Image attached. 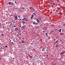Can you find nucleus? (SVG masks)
I'll return each instance as SVG.
<instances>
[{"label":"nucleus","instance_id":"obj_30","mask_svg":"<svg viewBox=\"0 0 65 65\" xmlns=\"http://www.w3.org/2000/svg\"><path fill=\"white\" fill-rule=\"evenodd\" d=\"M13 8H15V7L14 6V7H13Z\"/></svg>","mask_w":65,"mask_h":65},{"label":"nucleus","instance_id":"obj_3","mask_svg":"<svg viewBox=\"0 0 65 65\" xmlns=\"http://www.w3.org/2000/svg\"><path fill=\"white\" fill-rule=\"evenodd\" d=\"M3 46V47H2L1 48V49H3V50H4V49H5V48H4V46Z\"/></svg>","mask_w":65,"mask_h":65},{"label":"nucleus","instance_id":"obj_34","mask_svg":"<svg viewBox=\"0 0 65 65\" xmlns=\"http://www.w3.org/2000/svg\"><path fill=\"white\" fill-rule=\"evenodd\" d=\"M15 3H17V2H15Z\"/></svg>","mask_w":65,"mask_h":65},{"label":"nucleus","instance_id":"obj_35","mask_svg":"<svg viewBox=\"0 0 65 65\" xmlns=\"http://www.w3.org/2000/svg\"><path fill=\"white\" fill-rule=\"evenodd\" d=\"M24 20H24V19H22L23 21H24Z\"/></svg>","mask_w":65,"mask_h":65},{"label":"nucleus","instance_id":"obj_54","mask_svg":"<svg viewBox=\"0 0 65 65\" xmlns=\"http://www.w3.org/2000/svg\"><path fill=\"white\" fill-rule=\"evenodd\" d=\"M13 59H14V58H13Z\"/></svg>","mask_w":65,"mask_h":65},{"label":"nucleus","instance_id":"obj_45","mask_svg":"<svg viewBox=\"0 0 65 65\" xmlns=\"http://www.w3.org/2000/svg\"><path fill=\"white\" fill-rule=\"evenodd\" d=\"M36 59H38V58H36Z\"/></svg>","mask_w":65,"mask_h":65},{"label":"nucleus","instance_id":"obj_20","mask_svg":"<svg viewBox=\"0 0 65 65\" xmlns=\"http://www.w3.org/2000/svg\"><path fill=\"white\" fill-rule=\"evenodd\" d=\"M56 1H57V2H59V0H56Z\"/></svg>","mask_w":65,"mask_h":65},{"label":"nucleus","instance_id":"obj_4","mask_svg":"<svg viewBox=\"0 0 65 65\" xmlns=\"http://www.w3.org/2000/svg\"><path fill=\"white\" fill-rule=\"evenodd\" d=\"M58 31L59 32H61V29H60L58 30Z\"/></svg>","mask_w":65,"mask_h":65},{"label":"nucleus","instance_id":"obj_52","mask_svg":"<svg viewBox=\"0 0 65 65\" xmlns=\"http://www.w3.org/2000/svg\"><path fill=\"white\" fill-rule=\"evenodd\" d=\"M3 27L4 28V27H4V26H3Z\"/></svg>","mask_w":65,"mask_h":65},{"label":"nucleus","instance_id":"obj_55","mask_svg":"<svg viewBox=\"0 0 65 65\" xmlns=\"http://www.w3.org/2000/svg\"><path fill=\"white\" fill-rule=\"evenodd\" d=\"M10 40V39H9V40Z\"/></svg>","mask_w":65,"mask_h":65},{"label":"nucleus","instance_id":"obj_36","mask_svg":"<svg viewBox=\"0 0 65 65\" xmlns=\"http://www.w3.org/2000/svg\"><path fill=\"white\" fill-rule=\"evenodd\" d=\"M65 24H63V26H65Z\"/></svg>","mask_w":65,"mask_h":65},{"label":"nucleus","instance_id":"obj_6","mask_svg":"<svg viewBox=\"0 0 65 65\" xmlns=\"http://www.w3.org/2000/svg\"><path fill=\"white\" fill-rule=\"evenodd\" d=\"M15 20H17V16H15Z\"/></svg>","mask_w":65,"mask_h":65},{"label":"nucleus","instance_id":"obj_48","mask_svg":"<svg viewBox=\"0 0 65 65\" xmlns=\"http://www.w3.org/2000/svg\"><path fill=\"white\" fill-rule=\"evenodd\" d=\"M11 38V39H12V38Z\"/></svg>","mask_w":65,"mask_h":65},{"label":"nucleus","instance_id":"obj_25","mask_svg":"<svg viewBox=\"0 0 65 65\" xmlns=\"http://www.w3.org/2000/svg\"><path fill=\"white\" fill-rule=\"evenodd\" d=\"M60 41L61 42H62V41H61V39H59Z\"/></svg>","mask_w":65,"mask_h":65},{"label":"nucleus","instance_id":"obj_41","mask_svg":"<svg viewBox=\"0 0 65 65\" xmlns=\"http://www.w3.org/2000/svg\"><path fill=\"white\" fill-rule=\"evenodd\" d=\"M48 55H47V57H48Z\"/></svg>","mask_w":65,"mask_h":65},{"label":"nucleus","instance_id":"obj_46","mask_svg":"<svg viewBox=\"0 0 65 65\" xmlns=\"http://www.w3.org/2000/svg\"><path fill=\"white\" fill-rule=\"evenodd\" d=\"M27 10H29V9H27Z\"/></svg>","mask_w":65,"mask_h":65},{"label":"nucleus","instance_id":"obj_49","mask_svg":"<svg viewBox=\"0 0 65 65\" xmlns=\"http://www.w3.org/2000/svg\"><path fill=\"white\" fill-rule=\"evenodd\" d=\"M19 27H21V26H20Z\"/></svg>","mask_w":65,"mask_h":65},{"label":"nucleus","instance_id":"obj_31","mask_svg":"<svg viewBox=\"0 0 65 65\" xmlns=\"http://www.w3.org/2000/svg\"><path fill=\"white\" fill-rule=\"evenodd\" d=\"M33 14H34V15H35V13H33Z\"/></svg>","mask_w":65,"mask_h":65},{"label":"nucleus","instance_id":"obj_11","mask_svg":"<svg viewBox=\"0 0 65 65\" xmlns=\"http://www.w3.org/2000/svg\"><path fill=\"white\" fill-rule=\"evenodd\" d=\"M24 19H25L26 20H25L26 21H28V19L26 18H24Z\"/></svg>","mask_w":65,"mask_h":65},{"label":"nucleus","instance_id":"obj_33","mask_svg":"<svg viewBox=\"0 0 65 65\" xmlns=\"http://www.w3.org/2000/svg\"><path fill=\"white\" fill-rule=\"evenodd\" d=\"M2 36H4V34H2Z\"/></svg>","mask_w":65,"mask_h":65},{"label":"nucleus","instance_id":"obj_23","mask_svg":"<svg viewBox=\"0 0 65 65\" xmlns=\"http://www.w3.org/2000/svg\"><path fill=\"white\" fill-rule=\"evenodd\" d=\"M31 15L32 16V17H34V15H33V14H32Z\"/></svg>","mask_w":65,"mask_h":65},{"label":"nucleus","instance_id":"obj_8","mask_svg":"<svg viewBox=\"0 0 65 65\" xmlns=\"http://www.w3.org/2000/svg\"><path fill=\"white\" fill-rule=\"evenodd\" d=\"M38 24V23H35V25L36 26V25H37Z\"/></svg>","mask_w":65,"mask_h":65},{"label":"nucleus","instance_id":"obj_7","mask_svg":"<svg viewBox=\"0 0 65 65\" xmlns=\"http://www.w3.org/2000/svg\"><path fill=\"white\" fill-rule=\"evenodd\" d=\"M11 2H8V4H9L10 5V4H11Z\"/></svg>","mask_w":65,"mask_h":65},{"label":"nucleus","instance_id":"obj_24","mask_svg":"<svg viewBox=\"0 0 65 65\" xmlns=\"http://www.w3.org/2000/svg\"><path fill=\"white\" fill-rule=\"evenodd\" d=\"M18 11H21V10H18Z\"/></svg>","mask_w":65,"mask_h":65},{"label":"nucleus","instance_id":"obj_1","mask_svg":"<svg viewBox=\"0 0 65 65\" xmlns=\"http://www.w3.org/2000/svg\"><path fill=\"white\" fill-rule=\"evenodd\" d=\"M21 28V29L23 30H24L25 29V27H22Z\"/></svg>","mask_w":65,"mask_h":65},{"label":"nucleus","instance_id":"obj_60","mask_svg":"<svg viewBox=\"0 0 65 65\" xmlns=\"http://www.w3.org/2000/svg\"><path fill=\"white\" fill-rule=\"evenodd\" d=\"M12 23L11 24V25H12Z\"/></svg>","mask_w":65,"mask_h":65},{"label":"nucleus","instance_id":"obj_37","mask_svg":"<svg viewBox=\"0 0 65 65\" xmlns=\"http://www.w3.org/2000/svg\"><path fill=\"white\" fill-rule=\"evenodd\" d=\"M23 23L24 24H25V22L23 21Z\"/></svg>","mask_w":65,"mask_h":65},{"label":"nucleus","instance_id":"obj_17","mask_svg":"<svg viewBox=\"0 0 65 65\" xmlns=\"http://www.w3.org/2000/svg\"><path fill=\"white\" fill-rule=\"evenodd\" d=\"M11 31H12L11 32H13V30H12V29L11 30Z\"/></svg>","mask_w":65,"mask_h":65},{"label":"nucleus","instance_id":"obj_47","mask_svg":"<svg viewBox=\"0 0 65 65\" xmlns=\"http://www.w3.org/2000/svg\"><path fill=\"white\" fill-rule=\"evenodd\" d=\"M51 4H52V3H51Z\"/></svg>","mask_w":65,"mask_h":65},{"label":"nucleus","instance_id":"obj_26","mask_svg":"<svg viewBox=\"0 0 65 65\" xmlns=\"http://www.w3.org/2000/svg\"><path fill=\"white\" fill-rule=\"evenodd\" d=\"M5 47H7V45L5 46Z\"/></svg>","mask_w":65,"mask_h":65},{"label":"nucleus","instance_id":"obj_64","mask_svg":"<svg viewBox=\"0 0 65 65\" xmlns=\"http://www.w3.org/2000/svg\"><path fill=\"white\" fill-rule=\"evenodd\" d=\"M17 35H19L18 34H17Z\"/></svg>","mask_w":65,"mask_h":65},{"label":"nucleus","instance_id":"obj_51","mask_svg":"<svg viewBox=\"0 0 65 65\" xmlns=\"http://www.w3.org/2000/svg\"><path fill=\"white\" fill-rule=\"evenodd\" d=\"M20 34V35H21V34Z\"/></svg>","mask_w":65,"mask_h":65},{"label":"nucleus","instance_id":"obj_13","mask_svg":"<svg viewBox=\"0 0 65 65\" xmlns=\"http://www.w3.org/2000/svg\"><path fill=\"white\" fill-rule=\"evenodd\" d=\"M55 26V25H54V24H52L51 25V26H52V27H54V26Z\"/></svg>","mask_w":65,"mask_h":65},{"label":"nucleus","instance_id":"obj_61","mask_svg":"<svg viewBox=\"0 0 65 65\" xmlns=\"http://www.w3.org/2000/svg\"><path fill=\"white\" fill-rule=\"evenodd\" d=\"M10 41H11V40H10Z\"/></svg>","mask_w":65,"mask_h":65},{"label":"nucleus","instance_id":"obj_15","mask_svg":"<svg viewBox=\"0 0 65 65\" xmlns=\"http://www.w3.org/2000/svg\"><path fill=\"white\" fill-rule=\"evenodd\" d=\"M59 46V45H56L55 46H56V47H58V46Z\"/></svg>","mask_w":65,"mask_h":65},{"label":"nucleus","instance_id":"obj_57","mask_svg":"<svg viewBox=\"0 0 65 65\" xmlns=\"http://www.w3.org/2000/svg\"><path fill=\"white\" fill-rule=\"evenodd\" d=\"M23 40V41H24V40Z\"/></svg>","mask_w":65,"mask_h":65},{"label":"nucleus","instance_id":"obj_50","mask_svg":"<svg viewBox=\"0 0 65 65\" xmlns=\"http://www.w3.org/2000/svg\"><path fill=\"white\" fill-rule=\"evenodd\" d=\"M11 43H13V42H12Z\"/></svg>","mask_w":65,"mask_h":65},{"label":"nucleus","instance_id":"obj_2","mask_svg":"<svg viewBox=\"0 0 65 65\" xmlns=\"http://www.w3.org/2000/svg\"><path fill=\"white\" fill-rule=\"evenodd\" d=\"M36 20L38 22V23H39L40 22V21H39V20H38V19H37Z\"/></svg>","mask_w":65,"mask_h":65},{"label":"nucleus","instance_id":"obj_40","mask_svg":"<svg viewBox=\"0 0 65 65\" xmlns=\"http://www.w3.org/2000/svg\"><path fill=\"white\" fill-rule=\"evenodd\" d=\"M22 39H24H24H24V38H22Z\"/></svg>","mask_w":65,"mask_h":65},{"label":"nucleus","instance_id":"obj_29","mask_svg":"<svg viewBox=\"0 0 65 65\" xmlns=\"http://www.w3.org/2000/svg\"><path fill=\"white\" fill-rule=\"evenodd\" d=\"M19 21H21V20H22L21 19H19Z\"/></svg>","mask_w":65,"mask_h":65},{"label":"nucleus","instance_id":"obj_53","mask_svg":"<svg viewBox=\"0 0 65 65\" xmlns=\"http://www.w3.org/2000/svg\"><path fill=\"white\" fill-rule=\"evenodd\" d=\"M33 10H34V9H33Z\"/></svg>","mask_w":65,"mask_h":65},{"label":"nucleus","instance_id":"obj_5","mask_svg":"<svg viewBox=\"0 0 65 65\" xmlns=\"http://www.w3.org/2000/svg\"><path fill=\"white\" fill-rule=\"evenodd\" d=\"M44 29H45V30H47L46 28L44 27L43 28V30H44Z\"/></svg>","mask_w":65,"mask_h":65},{"label":"nucleus","instance_id":"obj_9","mask_svg":"<svg viewBox=\"0 0 65 65\" xmlns=\"http://www.w3.org/2000/svg\"><path fill=\"white\" fill-rule=\"evenodd\" d=\"M45 34L46 35V37H48V36H47V35H48L47 33H46V34Z\"/></svg>","mask_w":65,"mask_h":65},{"label":"nucleus","instance_id":"obj_21","mask_svg":"<svg viewBox=\"0 0 65 65\" xmlns=\"http://www.w3.org/2000/svg\"><path fill=\"white\" fill-rule=\"evenodd\" d=\"M22 43H25V42L24 41H22Z\"/></svg>","mask_w":65,"mask_h":65},{"label":"nucleus","instance_id":"obj_59","mask_svg":"<svg viewBox=\"0 0 65 65\" xmlns=\"http://www.w3.org/2000/svg\"><path fill=\"white\" fill-rule=\"evenodd\" d=\"M21 24H20V26H21Z\"/></svg>","mask_w":65,"mask_h":65},{"label":"nucleus","instance_id":"obj_27","mask_svg":"<svg viewBox=\"0 0 65 65\" xmlns=\"http://www.w3.org/2000/svg\"><path fill=\"white\" fill-rule=\"evenodd\" d=\"M55 43H57L56 41H55V42L54 43V44H55Z\"/></svg>","mask_w":65,"mask_h":65},{"label":"nucleus","instance_id":"obj_18","mask_svg":"<svg viewBox=\"0 0 65 65\" xmlns=\"http://www.w3.org/2000/svg\"><path fill=\"white\" fill-rule=\"evenodd\" d=\"M33 24H34V25H35V22H33Z\"/></svg>","mask_w":65,"mask_h":65},{"label":"nucleus","instance_id":"obj_10","mask_svg":"<svg viewBox=\"0 0 65 65\" xmlns=\"http://www.w3.org/2000/svg\"><path fill=\"white\" fill-rule=\"evenodd\" d=\"M15 30L16 31H18V28H15Z\"/></svg>","mask_w":65,"mask_h":65},{"label":"nucleus","instance_id":"obj_62","mask_svg":"<svg viewBox=\"0 0 65 65\" xmlns=\"http://www.w3.org/2000/svg\"><path fill=\"white\" fill-rule=\"evenodd\" d=\"M46 51H47V50H46Z\"/></svg>","mask_w":65,"mask_h":65},{"label":"nucleus","instance_id":"obj_58","mask_svg":"<svg viewBox=\"0 0 65 65\" xmlns=\"http://www.w3.org/2000/svg\"><path fill=\"white\" fill-rule=\"evenodd\" d=\"M26 9H28V8H26Z\"/></svg>","mask_w":65,"mask_h":65},{"label":"nucleus","instance_id":"obj_43","mask_svg":"<svg viewBox=\"0 0 65 65\" xmlns=\"http://www.w3.org/2000/svg\"><path fill=\"white\" fill-rule=\"evenodd\" d=\"M22 8H23V9H24V8H23V7Z\"/></svg>","mask_w":65,"mask_h":65},{"label":"nucleus","instance_id":"obj_42","mask_svg":"<svg viewBox=\"0 0 65 65\" xmlns=\"http://www.w3.org/2000/svg\"><path fill=\"white\" fill-rule=\"evenodd\" d=\"M43 32H45L44 31H43Z\"/></svg>","mask_w":65,"mask_h":65},{"label":"nucleus","instance_id":"obj_12","mask_svg":"<svg viewBox=\"0 0 65 65\" xmlns=\"http://www.w3.org/2000/svg\"><path fill=\"white\" fill-rule=\"evenodd\" d=\"M64 52H62L60 53V55H61L62 54H64Z\"/></svg>","mask_w":65,"mask_h":65},{"label":"nucleus","instance_id":"obj_44","mask_svg":"<svg viewBox=\"0 0 65 65\" xmlns=\"http://www.w3.org/2000/svg\"><path fill=\"white\" fill-rule=\"evenodd\" d=\"M22 23H24V21H22Z\"/></svg>","mask_w":65,"mask_h":65},{"label":"nucleus","instance_id":"obj_16","mask_svg":"<svg viewBox=\"0 0 65 65\" xmlns=\"http://www.w3.org/2000/svg\"><path fill=\"white\" fill-rule=\"evenodd\" d=\"M33 17H31V20H33Z\"/></svg>","mask_w":65,"mask_h":65},{"label":"nucleus","instance_id":"obj_38","mask_svg":"<svg viewBox=\"0 0 65 65\" xmlns=\"http://www.w3.org/2000/svg\"><path fill=\"white\" fill-rule=\"evenodd\" d=\"M15 23V22H13V23Z\"/></svg>","mask_w":65,"mask_h":65},{"label":"nucleus","instance_id":"obj_22","mask_svg":"<svg viewBox=\"0 0 65 65\" xmlns=\"http://www.w3.org/2000/svg\"><path fill=\"white\" fill-rule=\"evenodd\" d=\"M14 27H17V25H14Z\"/></svg>","mask_w":65,"mask_h":65},{"label":"nucleus","instance_id":"obj_39","mask_svg":"<svg viewBox=\"0 0 65 65\" xmlns=\"http://www.w3.org/2000/svg\"><path fill=\"white\" fill-rule=\"evenodd\" d=\"M59 14H61V13H60V12L59 13Z\"/></svg>","mask_w":65,"mask_h":65},{"label":"nucleus","instance_id":"obj_56","mask_svg":"<svg viewBox=\"0 0 65 65\" xmlns=\"http://www.w3.org/2000/svg\"><path fill=\"white\" fill-rule=\"evenodd\" d=\"M35 15H36V14H35Z\"/></svg>","mask_w":65,"mask_h":65},{"label":"nucleus","instance_id":"obj_28","mask_svg":"<svg viewBox=\"0 0 65 65\" xmlns=\"http://www.w3.org/2000/svg\"><path fill=\"white\" fill-rule=\"evenodd\" d=\"M58 42V41L57 40L56 41V43L57 42Z\"/></svg>","mask_w":65,"mask_h":65},{"label":"nucleus","instance_id":"obj_19","mask_svg":"<svg viewBox=\"0 0 65 65\" xmlns=\"http://www.w3.org/2000/svg\"><path fill=\"white\" fill-rule=\"evenodd\" d=\"M18 18H21V17L20 16H18Z\"/></svg>","mask_w":65,"mask_h":65},{"label":"nucleus","instance_id":"obj_63","mask_svg":"<svg viewBox=\"0 0 65 65\" xmlns=\"http://www.w3.org/2000/svg\"><path fill=\"white\" fill-rule=\"evenodd\" d=\"M53 32H54V31H52Z\"/></svg>","mask_w":65,"mask_h":65},{"label":"nucleus","instance_id":"obj_32","mask_svg":"<svg viewBox=\"0 0 65 65\" xmlns=\"http://www.w3.org/2000/svg\"><path fill=\"white\" fill-rule=\"evenodd\" d=\"M44 50H42V51H44Z\"/></svg>","mask_w":65,"mask_h":65},{"label":"nucleus","instance_id":"obj_14","mask_svg":"<svg viewBox=\"0 0 65 65\" xmlns=\"http://www.w3.org/2000/svg\"><path fill=\"white\" fill-rule=\"evenodd\" d=\"M11 5H13V3H11Z\"/></svg>","mask_w":65,"mask_h":65}]
</instances>
